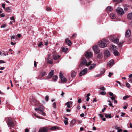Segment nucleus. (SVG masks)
Instances as JSON below:
<instances>
[{
	"instance_id": "nucleus-1",
	"label": "nucleus",
	"mask_w": 132,
	"mask_h": 132,
	"mask_svg": "<svg viewBox=\"0 0 132 132\" xmlns=\"http://www.w3.org/2000/svg\"><path fill=\"white\" fill-rule=\"evenodd\" d=\"M82 61H81L80 64L79 65L80 67H81L83 65H86V66H88L90 65L92 63V61L89 60L88 62L85 58H82Z\"/></svg>"
},
{
	"instance_id": "nucleus-2",
	"label": "nucleus",
	"mask_w": 132,
	"mask_h": 132,
	"mask_svg": "<svg viewBox=\"0 0 132 132\" xmlns=\"http://www.w3.org/2000/svg\"><path fill=\"white\" fill-rule=\"evenodd\" d=\"M116 12L118 14L121 15H123L125 13L123 9L120 7H118L116 9Z\"/></svg>"
},
{
	"instance_id": "nucleus-3",
	"label": "nucleus",
	"mask_w": 132,
	"mask_h": 132,
	"mask_svg": "<svg viewBox=\"0 0 132 132\" xmlns=\"http://www.w3.org/2000/svg\"><path fill=\"white\" fill-rule=\"evenodd\" d=\"M6 121L7 122L9 126L11 127L14 126V124L10 118H6Z\"/></svg>"
},
{
	"instance_id": "nucleus-4",
	"label": "nucleus",
	"mask_w": 132,
	"mask_h": 132,
	"mask_svg": "<svg viewBox=\"0 0 132 132\" xmlns=\"http://www.w3.org/2000/svg\"><path fill=\"white\" fill-rule=\"evenodd\" d=\"M92 49L95 54H97L100 52V50L98 48L97 46L96 45H94L92 47Z\"/></svg>"
},
{
	"instance_id": "nucleus-5",
	"label": "nucleus",
	"mask_w": 132,
	"mask_h": 132,
	"mask_svg": "<svg viewBox=\"0 0 132 132\" xmlns=\"http://www.w3.org/2000/svg\"><path fill=\"white\" fill-rule=\"evenodd\" d=\"M99 46L101 48L106 47L107 46V44L104 42L102 41L98 42Z\"/></svg>"
},
{
	"instance_id": "nucleus-6",
	"label": "nucleus",
	"mask_w": 132,
	"mask_h": 132,
	"mask_svg": "<svg viewBox=\"0 0 132 132\" xmlns=\"http://www.w3.org/2000/svg\"><path fill=\"white\" fill-rule=\"evenodd\" d=\"M52 56L54 60H57L60 57V56L58 55L55 52H52Z\"/></svg>"
},
{
	"instance_id": "nucleus-7",
	"label": "nucleus",
	"mask_w": 132,
	"mask_h": 132,
	"mask_svg": "<svg viewBox=\"0 0 132 132\" xmlns=\"http://www.w3.org/2000/svg\"><path fill=\"white\" fill-rule=\"evenodd\" d=\"M60 78H61V82H62L65 83L67 81V79L63 76L61 72L60 73Z\"/></svg>"
},
{
	"instance_id": "nucleus-8",
	"label": "nucleus",
	"mask_w": 132,
	"mask_h": 132,
	"mask_svg": "<svg viewBox=\"0 0 132 132\" xmlns=\"http://www.w3.org/2000/svg\"><path fill=\"white\" fill-rule=\"evenodd\" d=\"M110 38L112 42L116 44H117L119 42V39L116 38H115L113 36H110Z\"/></svg>"
},
{
	"instance_id": "nucleus-9",
	"label": "nucleus",
	"mask_w": 132,
	"mask_h": 132,
	"mask_svg": "<svg viewBox=\"0 0 132 132\" xmlns=\"http://www.w3.org/2000/svg\"><path fill=\"white\" fill-rule=\"evenodd\" d=\"M93 55V54L91 52H86L85 56L87 58H90Z\"/></svg>"
},
{
	"instance_id": "nucleus-10",
	"label": "nucleus",
	"mask_w": 132,
	"mask_h": 132,
	"mask_svg": "<svg viewBox=\"0 0 132 132\" xmlns=\"http://www.w3.org/2000/svg\"><path fill=\"white\" fill-rule=\"evenodd\" d=\"M87 71L88 70L87 69V68H85L80 72L79 75L80 76H82L83 75L87 73Z\"/></svg>"
},
{
	"instance_id": "nucleus-11",
	"label": "nucleus",
	"mask_w": 132,
	"mask_h": 132,
	"mask_svg": "<svg viewBox=\"0 0 132 132\" xmlns=\"http://www.w3.org/2000/svg\"><path fill=\"white\" fill-rule=\"evenodd\" d=\"M131 31L129 30H127L125 33V36L127 38L130 37L131 35Z\"/></svg>"
},
{
	"instance_id": "nucleus-12",
	"label": "nucleus",
	"mask_w": 132,
	"mask_h": 132,
	"mask_svg": "<svg viewBox=\"0 0 132 132\" xmlns=\"http://www.w3.org/2000/svg\"><path fill=\"white\" fill-rule=\"evenodd\" d=\"M48 129L46 127H43L41 128L39 131L38 132H47L48 131Z\"/></svg>"
},
{
	"instance_id": "nucleus-13",
	"label": "nucleus",
	"mask_w": 132,
	"mask_h": 132,
	"mask_svg": "<svg viewBox=\"0 0 132 132\" xmlns=\"http://www.w3.org/2000/svg\"><path fill=\"white\" fill-rule=\"evenodd\" d=\"M54 71L53 70H51V71L48 74L47 77L49 79L51 78L52 76L54 74Z\"/></svg>"
},
{
	"instance_id": "nucleus-14",
	"label": "nucleus",
	"mask_w": 132,
	"mask_h": 132,
	"mask_svg": "<svg viewBox=\"0 0 132 132\" xmlns=\"http://www.w3.org/2000/svg\"><path fill=\"white\" fill-rule=\"evenodd\" d=\"M114 61L113 60H110L108 62L107 65L108 67H110L112 66L114 64Z\"/></svg>"
},
{
	"instance_id": "nucleus-15",
	"label": "nucleus",
	"mask_w": 132,
	"mask_h": 132,
	"mask_svg": "<svg viewBox=\"0 0 132 132\" xmlns=\"http://www.w3.org/2000/svg\"><path fill=\"white\" fill-rule=\"evenodd\" d=\"M104 55L105 57H108L110 55L109 51L105 50L104 52Z\"/></svg>"
},
{
	"instance_id": "nucleus-16",
	"label": "nucleus",
	"mask_w": 132,
	"mask_h": 132,
	"mask_svg": "<svg viewBox=\"0 0 132 132\" xmlns=\"http://www.w3.org/2000/svg\"><path fill=\"white\" fill-rule=\"evenodd\" d=\"M72 102H68L66 103L65 105L67 106V107L68 108H70L71 107V105L72 104Z\"/></svg>"
},
{
	"instance_id": "nucleus-17",
	"label": "nucleus",
	"mask_w": 132,
	"mask_h": 132,
	"mask_svg": "<svg viewBox=\"0 0 132 132\" xmlns=\"http://www.w3.org/2000/svg\"><path fill=\"white\" fill-rule=\"evenodd\" d=\"M110 16L111 18L114 19L116 17V15L114 13H112L110 14Z\"/></svg>"
},
{
	"instance_id": "nucleus-18",
	"label": "nucleus",
	"mask_w": 132,
	"mask_h": 132,
	"mask_svg": "<svg viewBox=\"0 0 132 132\" xmlns=\"http://www.w3.org/2000/svg\"><path fill=\"white\" fill-rule=\"evenodd\" d=\"M65 42L69 46H70L72 44V43L71 41L68 40V39H66L65 40Z\"/></svg>"
},
{
	"instance_id": "nucleus-19",
	"label": "nucleus",
	"mask_w": 132,
	"mask_h": 132,
	"mask_svg": "<svg viewBox=\"0 0 132 132\" xmlns=\"http://www.w3.org/2000/svg\"><path fill=\"white\" fill-rule=\"evenodd\" d=\"M123 7H124V10L125 12H127L128 11V8L129 7V5H123Z\"/></svg>"
},
{
	"instance_id": "nucleus-20",
	"label": "nucleus",
	"mask_w": 132,
	"mask_h": 132,
	"mask_svg": "<svg viewBox=\"0 0 132 132\" xmlns=\"http://www.w3.org/2000/svg\"><path fill=\"white\" fill-rule=\"evenodd\" d=\"M127 18L128 19H132V13H130L127 16Z\"/></svg>"
},
{
	"instance_id": "nucleus-21",
	"label": "nucleus",
	"mask_w": 132,
	"mask_h": 132,
	"mask_svg": "<svg viewBox=\"0 0 132 132\" xmlns=\"http://www.w3.org/2000/svg\"><path fill=\"white\" fill-rule=\"evenodd\" d=\"M106 10L108 11L111 12L113 10V8L112 7L110 6H108L106 8Z\"/></svg>"
},
{
	"instance_id": "nucleus-22",
	"label": "nucleus",
	"mask_w": 132,
	"mask_h": 132,
	"mask_svg": "<svg viewBox=\"0 0 132 132\" xmlns=\"http://www.w3.org/2000/svg\"><path fill=\"white\" fill-rule=\"evenodd\" d=\"M96 64H93L91 65V66H90L88 70H90L93 69L95 67Z\"/></svg>"
},
{
	"instance_id": "nucleus-23",
	"label": "nucleus",
	"mask_w": 132,
	"mask_h": 132,
	"mask_svg": "<svg viewBox=\"0 0 132 132\" xmlns=\"http://www.w3.org/2000/svg\"><path fill=\"white\" fill-rule=\"evenodd\" d=\"M59 127L57 126H53L52 127H51L50 128V129L51 130H55L56 129H59Z\"/></svg>"
},
{
	"instance_id": "nucleus-24",
	"label": "nucleus",
	"mask_w": 132,
	"mask_h": 132,
	"mask_svg": "<svg viewBox=\"0 0 132 132\" xmlns=\"http://www.w3.org/2000/svg\"><path fill=\"white\" fill-rule=\"evenodd\" d=\"M124 41H122L120 42L119 43L118 42L117 44H118L119 47H121L122 46V44L124 43Z\"/></svg>"
},
{
	"instance_id": "nucleus-25",
	"label": "nucleus",
	"mask_w": 132,
	"mask_h": 132,
	"mask_svg": "<svg viewBox=\"0 0 132 132\" xmlns=\"http://www.w3.org/2000/svg\"><path fill=\"white\" fill-rule=\"evenodd\" d=\"M6 11L9 12H10L12 11L11 9V7H6Z\"/></svg>"
},
{
	"instance_id": "nucleus-26",
	"label": "nucleus",
	"mask_w": 132,
	"mask_h": 132,
	"mask_svg": "<svg viewBox=\"0 0 132 132\" xmlns=\"http://www.w3.org/2000/svg\"><path fill=\"white\" fill-rule=\"evenodd\" d=\"M113 53L115 56H117L119 55V52L117 51V50L113 52Z\"/></svg>"
},
{
	"instance_id": "nucleus-27",
	"label": "nucleus",
	"mask_w": 132,
	"mask_h": 132,
	"mask_svg": "<svg viewBox=\"0 0 132 132\" xmlns=\"http://www.w3.org/2000/svg\"><path fill=\"white\" fill-rule=\"evenodd\" d=\"M64 118L65 119L64 121V123L65 125H67L68 124V118L65 117H64Z\"/></svg>"
},
{
	"instance_id": "nucleus-28",
	"label": "nucleus",
	"mask_w": 132,
	"mask_h": 132,
	"mask_svg": "<svg viewBox=\"0 0 132 132\" xmlns=\"http://www.w3.org/2000/svg\"><path fill=\"white\" fill-rule=\"evenodd\" d=\"M57 75H55L53 78V80L54 81H56L57 80Z\"/></svg>"
},
{
	"instance_id": "nucleus-29",
	"label": "nucleus",
	"mask_w": 132,
	"mask_h": 132,
	"mask_svg": "<svg viewBox=\"0 0 132 132\" xmlns=\"http://www.w3.org/2000/svg\"><path fill=\"white\" fill-rule=\"evenodd\" d=\"M37 112L38 113H39L43 115L44 116H45L46 115L45 113L43 112L42 110L40 112Z\"/></svg>"
},
{
	"instance_id": "nucleus-30",
	"label": "nucleus",
	"mask_w": 132,
	"mask_h": 132,
	"mask_svg": "<svg viewBox=\"0 0 132 132\" xmlns=\"http://www.w3.org/2000/svg\"><path fill=\"white\" fill-rule=\"evenodd\" d=\"M76 73L75 72H73L71 74V76L72 78L76 76Z\"/></svg>"
},
{
	"instance_id": "nucleus-31",
	"label": "nucleus",
	"mask_w": 132,
	"mask_h": 132,
	"mask_svg": "<svg viewBox=\"0 0 132 132\" xmlns=\"http://www.w3.org/2000/svg\"><path fill=\"white\" fill-rule=\"evenodd\" d=\"M112 47L113 52L117 50V48L115 45H112Z\"/></svg>"
},
{
	"instance_id": "nucleus-32",
	"label": "nucleus",
	"mask_w": 132,
	"mask_h": 132,
	"mask_svg": "<svg viewBox=\"0 0 132 132\" xmlns=\"http://www.w3.org/2000/svg\"><path fill=\"white\" fill-rule=\"evenodd\" d=\"M105 116L108 118H112V116H111V114H105Z\"/></svg>"
},
{
	"instance_id": "nucleus-33",
	"label": "nucleus",
	"mask_w": 132,
	"mask_h": 132,
	"mask_svg": "<svg viewBox=\"0 0 132 132\" xmlns=\"http://www.w3.org/2000/svg\"><path fill=\"white\" fill-rule=\"evenodd\" d=\"M61 49L62 51L65 52L67 51V50H68V48H66L65 49L64 47H62Z\"/></svg>"
},
{
	"instance_id": "nucleus-34",
	"label": "nucleus",
	"mask_w": 132,
	"mask_h": 132,
	"mask_svg": "<svg viewBox=\"0 0 132 132\" xmlns=\"http://www.w3.org/2000/svg\"><path fill=\"white\" fill-rule=\"evenodd\" d=\"M47 63L50 64H52L53 63V60L52 59H51L50 60H47Z\"/></svg>"
},
{
	"instance_id": "nucleus-35",
	"label": "nucleus",
	"mask_w": 132,
	"mask_h": 132,
	"mask_svg": "<svg viewBox=\"0 0 132 132\" xmlns=\"http://www.w3.org/2000/svg\"><path fill=\"white\" fill-rule=\"evenodd\" d=\"M46 75V73L45 72H42L40 73V76L42 77Z\"/></svg>"
},
{
	"instance_id": "nucleus-36",
	"label": "nucleus",
	"mask_w": 132,
	"mask_h": 132,
	"mask_svg": "<svg viewBox=\"0 0 132 132\" xmlns=\"http://www.w3.org/2000/svg\"><path fill=\"white\" fill-rule=\"evenodd\" d=\"M76 121L75 120H72L71 122V124L72 125H73L76 123Z\"/></svg>"
},
{
	"instance_id": "nucleus-37",
	"label": "nucleus",
	"mask_w": 132,
	"mask_h": 132,
	"mask_svg": "<svg viewBox=\"0 0 132 132\" xmlns=\"http://www.w3.org/2000/svg\"><path fill=\"white\" fill-rule=\"evenodd\" d=\"M2 52H3V54L5 56L8 55V52L7 51H3Z\"/></svg>"
},
{
	"instance_id": "nucleus-38",
	"label": "nucleus",
	"mask_w": 132,
	"mask_h": 132,
	"mask_svg": "<svg viewBox=\"0 0 132 132\" xmlns=\"http://www.w3.org/2000/svg\"><path fill=\"white\" fill-rule=\"evenodd\" d=\"M130 97V96H129L128 95H126V96H124L123 98V99L124 100H125L126 99L129 98Z\"/></svg>"
},
{
	"instance_id": "nucleus-39",
	"label": "nucleus",
	"mask_w": 132,
	"mask_h": 132,
	"mask_svg": "<svg viewBox=\"0 0 132 132\" xmlns=\"http://www.w3.org/2000/svg\"><path fill=\"white\" fill-rule=\"evenodd\" d=\"M117 96L116 95H114L111 98L112 100H114L115 98H116Z\"/></svg>"
},
{
	"instance_id": "nucleus-40",
	"label": "nucleus",
	"mask_w": 132,
	"mask_h": 132,
	"mask_svg": "<svg viewBox=\"0 0 132 132\" xmlns=\"http://www.w3.org/2000/svg\"><path fill=\"white\" fill-rule=\"evenodd\" d=\"M98 54L97 57L98 58H100L102 55V53H100V52L99 53H98Z\"/></svg>"
},
{
	"instance_id": "nucleus-41",
	"label": "nucleus",
	"mask_w": 132,
	"mask_h": 132,
	"mask_svg": "<svg viewBox=\"0 0 132 132\" xmlns=\"http://www.w3.org/2000/svg\"><path fill=\"white\" fill-rule=\"evenodd\" d=\"M100 94L102 95H105L106 94V92L104 91H103L102 92L100 93Z\"/></svg>"
},
{
	"instance_id": "nucleus-42",
	"label": "nucleus",
	"mask_w": 132,
	"mask_h": 132,
	"mask_svg": "<svg viewBox=\"0 0 132 132\" xmlns=\"http://www.w3.org/2000/svg\"><path fill=\"white\" fill-rule=\"evenodd\" d=\"M53 107L54 108H56V104L55 102L54 103L52 104Z\"/></svg>"
},
{
	"instance_id": "nucleus-43",
	"label": "nucleus",
	"mask_w": 132,
	"mask_h": 132,
	"mask_svg": "<svg viewBox=\"0 0 132 132\" xmlns=\"http://www.w3.org/2000/svg\"><path fill=\"white\" fill-rule=\"evenodd\" d=\"M126 86L128 88H130V84L128 82L126 83Z\"/></svg>"
},
{
	"instance_id": "nucleus-44",
	"label": "nucleus",
	"mask_w": 132,
	"mask_h": 132,
	"mask_svg": "<svg viewBox=\"0 0 132 132\" xmlns=\"http://www.w3.org/2000/svg\"><path fill=\"white\" fill-rule=\"evenodd\" d=\"M35 110L36 111H38V112H40L41 111H42V110L39 108H35Z\"/></svg>"
},
{
	"instance_id": "nucleus-45",
	"label": "nucleus",
	"mask_w": 132,
	"mask_h": 132,
	"mask_svg": "<svg viewBox=\"0 0 132 132\" xmlns=\"http://www.w3.org/2000/svg\"><path fill=\"white\" fill-rule=\"evenodd\" d=\"M51 55L50 54H49L47 55L48 57L47 58V60H48L50 59V57Z\"/></svg>"
},
{
	"instance_id": "nucleus-46",
	"label": "nucleus",
	"mask_w": 132,
	"mask_h": 132,
	"mask_svg": "<svg viewBox=\"0 0 132 132\" xmlns=\"http://www.w3.org/2000/svg\"><path fill=\"white\" fill-rule=\"evenodd\" d=\"M100 89L102 91H104L105 90V88L103 87H100Z\"/></svg>"
},
{
	"instance_id": "nucleus-47",
	"label": "nucleus",
	"mask_w": 132,
	"mask_h": 132,
	"mask_svg": "<svg viewBox=\"0 0 132 132\" xmlns=\"http://www.w3.org/2000/svg\"><path fill=\"white\" fill-rule=\"evenodd\" d=\"M51 10V8L49 7H47L46 8V10L47 11H50Z\"/></svg>"
},
{
	"instance_id": "nucleus-48",
	"label": "nucleus",
	"mask_w": 132,
	"mask_h": 132,
	"mask_svg": "<svg viewBox=\"0 0 132 132\" xmlns=\"http://www.w3.org/2000/svg\"><path fill=\"white\" fill-rule=\"evenodd\" d=\"M113 74V73L112 72H109V75H108V76L109 77H111V76Z\"/></svg>"
},
{
	"instance_id": "nucleus-49",
	"label": "nucleus",
	"mask_w": 132,
	"mask_h": 132,
	"mask_svg": "<svg viewBox=\"0 0 132 132\" xmlns=\"http://www.w3.org/2000/svg\"><path fill=\"white\" fill-rule=\"evenodd\" d=\"M6 24H3L1 26V28H4L6 27Z\"/></svg>"
},
{
	"instance_id": "nucleus-50",
	"label": "nucleus",
	"mask_w": 132,
	"mask_h": 132,
	"mask_svg": "<svg viewBox=\"0 0 132 132\" xmlns=\"http://www.w3.org/2000/svg\"><path fill=\"white\" fill-rule=\"evenodd\" d=\"M45 100H46L47 101H48L49 100V97L48 96H46L45 97Z\"/></svg>"
},
{
	"instance_id": "nucleus-51",
	"label": "nucleus",
	"mask_w": 132,
	"mask_h": 132,
	"mask_svg": "<svg viewBox=\"0 0 132 132\" xmlns=\"http://www.w3.org/2000/svg\"><path fill=\"white\" fill-rule=\"evenodd\" d=\"M15 36H12L11 37V39L12 40L13 39H14L15 38Z\"/></svg>"
},
{
	"instance_id": "nucleus-52",
	"label": "nucleus",
	"mask_w": 132,
	"mask_h": 132,
	"mask_svg": "<svg viewBox=\"0 0 132 132\" xmlns=\"http://www.w3.org/2000/svg\"><path fill=\"white\" fill-rule=\"evenodd\" d=\"M101 76V74H99L97 75L94 76V77H99L100 76Z\"/></svg>"
},
{
	"instance_id": "nucleus-53",
	"label": "nucleus",
	"mask_w": 132,
	"mask_h": 132,
	"mask_svg": "<svg viewBox=\"0 0 132 132\" xmlns=\"http://www.w3.org/2000/svg\"><path fill=\"white\" fill-rule=\"evenodd\" d=\"M0 16L2 17H4L5 16V15L4 13H2L1 14Z\"/></svg>"
},
{
	"instance_id": "nucleus-54",
	"label": "nucleus",
	"mask_w": 132,
	"mask_h": 132,
	"mask_svg": "<svg viewBox=\"0 0 132 132\" xmlns=\"http://www.w3.org/2000/svg\"><path fill=\"white\" fill-rule=\"evenodd\" d=\"M2 7L3 9H5V5L4 4H2Z\"/></svg>"
},
{
	"instance_id": "nucleus-55",
	"label": "nucleus",
	"mask_w": 132,
	"mask_h": 132,
	"mask_svg": "<svg viewBox=\"0 0 132 132\" xmlns=\"http://www.w3.org/2000/svg\"><path fill=\"white\" fill-rule=\"evenodd\" d=\"M42 45V42H40L38 45V46L39 47L40 46Z\"/></svg>"
},
{
	"instance_id": "nucleus-56",
	"label": "nucleus",
	"mask_w": 132,
	"mask_h": 132,
	"mask_svg": "<svg viewBox=\"0 0 132 132\" xmlns=\"http://www.w3.org/2000/svg\"><path fill=\"white\" fill-rule=\"evenodd\" d=\"M48 42V41L47 40L46 42H44L45 45L46 46L47 45Z\"/></svg>"
},
{
	"instance_id": "nucleus-57",
	"label": "nucleus",
	"mask_w": 132,
	"mask_h": 132,
	"mask_svg": "<svg viewBox=\"0 0 132 132\" xmlns=\"http://www.w3.org/2000/svg\"><path fill=\"white\" fill-rule=\"evenodd\" d=\"M76 35H77L76 34H73L72 35V38H73V37H76Z\"/></svg>"
},
{
	"instance_id": "nucleus-58",
	"label": "nucleus",
	"mask_w": 132,
	"mask_h": 132,
	"mask_svg": "<svg viewBox=\"0 0 132 132\" xmlns=\"http://www.w3.org/2000/svg\"><path fill=\"white\" fill-rule=\"evenodd\" d=\"M64 93L63 92V91H62V93L61 94V95L62 97H64Z\"/></svg>"
},
{
	"instance_id": "nucleus-59",
	"label": "nucleus",
	"mask_w": 132,
	"mask_h": 132,
	"mask_svg": "<svg viewBox=\"0 0 132 132\" xmlns=\"http://www.w3.org/2000/svg\"><path fill=\"white\" fill-rule=\"evenodd\" d=\"M5 63V62L3 61L2 60H0V63Z\"/></svg>"
},
{
	"instance_id": "nucleus-60",
	"label": "nucleus",
	"mask_w": 132,
	"mask_h": 132,
	"mask_svg": "<svg viewBox=\"0 0 132 132\" xmlns=\"http://www.w3.org/2000/svg\"><path fill=\"white\" fill-rule=\"evenodd\" d=\"M81 102V99H78V102L79 103H80Z\"/></svg>"
},
{
	"instance_id": "nucleus-61",
	"label": "nucleus",
	"mask_w": 132,
	"mask_h": 132,
	"mask_svg": "<svg viewBox=\"0 0 132 132\" xmlns=\"http://www.w3.org/2000/svg\"><path fill=\"white\" fill-rule=\"evenodd\" d=\"M99 117L101 118H103V115L101 114H98Z\"/></svg>"
},
{
	"instance_id": "nucleus-62",
	"label": "nucleus",
	"mask_w": 132,
	"mask_h": 132,
	"mask_svg": "<svg viewBox=\"0 0 132 132\" xmlns=\"http://www.w3.org/2000/svg\"><path fill=\"white\" fill-rule=\"evenodd\" d=\"M10 19L11 20H14V16H12V17L10 18Z\"/></svg>"
},
{
	"instance_id": "nucleus-63",
	"label": "nucleus",
	"mask_w": 132,
	"mask_h": 132,
	"mask_svg": "<svg viewBox=\"0 0 132 132\" xmlns=\"http://www.w3.org/2000/svg\"><path fill=\"white\" fill-rule=\"evenodd\" d=\"M25 132H29V129L27 128H26L25 129Z\"/></svg>"
},
{
	"instance_id": "nucleus-64",
	"label": "nucleus",
	"mask_w": 132,
	"mask_h": 132,
	"mask_svg": "<svg viewBox=\"0 0 132 132\" xmlns=\"http://www.w3.org/2000/svg\"><path fill=\"white\" fill-rule=\"evenodd\" d=\"M129 77L130 78H132V74H130L129 76Z\"/></svg>"
}]
</instances>
